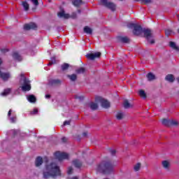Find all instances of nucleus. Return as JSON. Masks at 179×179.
Masks as SVG:
<instances>
[{
  "label": "nucleus",
  "mask_w": 179,
  "mask_h": 179,
  "mask_svg": "<svg viewBox=\"0 0 179 179\" xmlns=\"http://www.w3.org/2000/svg\"><path fill=\"white\" fill-rule=\"evenodd\" d=\"M83 136H85V137L87 136V132L83 133Z\"/></svg>",
  "instance_id": "49"
},
{
  "label": "nucleus",
  "mask_w": 179,
  "mask_h": 179,
  "mask_svg": "<svg viewBox=\"0 0 179 179\" xmlns=\"http://www.w3.org/2000/svg\"><path fill=\"white\" fill-rule=\"evenodd\" d=\"M55 157L56 159H58L59 162H61V160H64L65 159H69V155L68 153L61 152L59 151L55 153Z\"/></svg>",
  "instance_id": "8"
},
{
  "label": "nucleus",
  "mask_w": 179,
  "mask_h": 179,
  "mask_svg": "<svg viewBox=\"0 0 179 179\" xmlns=\"http://www.w3.org/2000/svg\"><path fill=\"white\" fill-rule=\"evenodd\" d=\"M35 164L36 167H40L43 164V158L41 157H38L36 159Z\"/></svg>",
  "instance_id": "14"
},
{
  "label": "nucleus",
  "mask_w": 179,
  "mask_h": 179,
  "mask_svg": "<svg viewBox=\"0 0 179 179\" xmlns=\"http://www.w3.org/2000/svg\"><path fill=\"white\" fill-rule=\"evenodd\" d=\"M38 113V109L34 108L33 111L31 112V115H34Z\"/></svg>",
  "instance_id": "39"
},
{
  "label": "nucleus",
  "mask_w": 179,
  "mask_h": 179,
  "mask_svg": "<svg viewBox=\"0 0 179 179\" xmlns=\"http://www.w3.org/2000/svg\"><path fill=\"white\" fill-rule=\"evenodd\" d=\"M12 134H13V135H16V134H17V131L16 130H11Z\"/></svg>",
  "instance_id": "46"
},
{
  "label": "nucleus",
  "mask_w": 179,
  "mask_h": 179,
  "mask_svg": "<svg viewBox=\"0 0 179 179\" xmlns=\"http://www.w3.org/2000/svg\"><path fill=\"white\" fill-rule=\"evenodd\" d=\"M58 176H61V171L59 170V166H57V164L51 163L46 166V168L43 171L44 178H50V177L55 178V177Z\"/></svg>",
  "instance_id": "2"
},
{
  "label": "nucleus",
  "mask_w": 179,
  "mask_h": 179,
  "mask_svg": "<svg viewBox=\"0 0 179 179\" xmlns=\"http://www.w3.org/2000/svg\"><path fill=\"white\" fill-rule=\"evenodd\" d=\"M57 15L59 17H64V19H69V14H66L65 11L59 12Z\"/></svg>",
  "instance_id": "16"
},
{
  "label": "nucleus",
  "mask_w": 179,
  "mask_h": 179,
  "mask_svg": "<svg viewBox=\"0 0 179 179\" xmlns=\"http://www.w3.org/2000/svg\"><path fill=\"white\" fill-rule=\"evenodd\" d=\"M71 179H79V178H78V176H74V177L71 178Z\"/></svg>",
  "instance_id": "50"
},
{
  "label": "nucleus",
  "mask_w": 179,
  "mask_h": 179,
  "mask_svg": "<svg viewBox=\"0 0 179 179\" xmlns=\"http://www.w3.org/2000/svg\"><path fill=\"white\" fill-rule=\"evenodd\" d=\"M90 107L91 110H97V108H99V105L94 102H91L90 103Z\"/></svg>",
  "instance_id": "23"
},
{
  "label": "nucleus",
  "mask_w": 179,
  "mask_h": 179,
  "mask_svg": "<svg viewBox=\"0 0 179 179\" xmlns=\"http://www.w3.org/2000/svg\"><path fill=\"white\" fill-rule=\"evenodd\" d=\"M8 118L10 120V122H16V114L11 109H10L8 113Z\"/></svg>",
  "instance_id": "10"
},
{
  "label": "nucleus",
  "mask_w": 179,
  "mask_h": 179,
  "mask_svg": "<svg viewBox=\"0 0 179 179\" xmlns=\"http://www.w3.org/2000/svg\"><path fill=\"white\" fill-rule=\"evenodd\" d=\"M73 4L74 6H80L82 5V0H74Z\"/></svg>",
  "instance_id": "28"
},
{
  "label": "nucleus",
  "mask_w": 179,
  "mask_h": 179,
  "mask_svg": "<svg viewBox=\"0 0 179 179\" xmlns=\"http://www.w3.org/2000/svg\"><path fill=\"white\" fill-rule=\"evenodd\" d=\"M147 78L150 82H151L152 80H155L156 79V76H155V74L152 73H148L147 74Z\"/></svg>",
  "instance_id": "18"
},
{
  "label": "nucleus",
  "mask_w": 179,
  "mask_h": 179,
  "mask_svg": "<svg viewBox=\"0 0 179 179\" xmlns=\"http://www.w3.org/2000/svg\"><path fill=\"white\" fill-rule=\"evenodd\" d=\"M166 80H168V82H174V76L171 74H169L168 76H166Z\"/></svg>",
  "instance_id": "24"
},
{
  "label": "nucleus",
  "mask_w": 179,
  "mask_h": 179,
  "mask_svg": "<svg viewBox=\"0 0 179 179\" xmlns=\"http://www.w3.org/2000/svg\"><path fill=\"white\" fill-rule=\"evenodd\" d=\"M13 58H14L16 61L20 62L22 61V56H20V55H19V53L15 52L13 54Z\"/></svg>",
  "instance_id": "17"
},
{
  "label": "nucleus",
  "mask_w": 179,
  "mask_h": 179,
  "mask_svg": "<svg viewBox=\"0 0 179 179\" xmlns=\"http://www.w3.org/2000/svg\"><path fill=\"white\" fill-rule=\"evenodd\" d=\"M72 171H73V169L72 168V166H69L67 171L68 174H72Z\"/></svg>",
  "instance_id": "40"
},
{
  "label": "nucleus",
  "mask_w": 179,
  "mask_h": 179,
  "mask_svg": "<svg viewBox=\"0 0 179 179\" xmlns=\"http://www.w3.org/2000/svg\"><path fill=\"white\" fill-rule=\"evenodd\" d=\"M84 33H86L87 34H92V33H93V30L92 28L86 26L84 27Z\"/></svg>",
  "instance_id": "22"
},
{
  "label": "nucleus",
  "mask_w": 179,
  "mask_h": 179,
  "mask_svg": "<svg viewBox=\"0 0 179 179\" xmlns=\"http://www.w3.org/2000/svg\"><path fill=\"white\" fill-rule=\"evenodd\" d=\"M76 73H85V68L80 67L76 71Z\"/></svg>",
  "instance_id": "36"
},
{
  "label": "nucleus",
  "mask_w": 179,
  "mask_h": 179,
  "mask_svg": "<svg viewBox=\"0 0 179 179\" xmlns=\"http://www.w3.org/2000/svg\"><path fill=\"white\" fill-rule=\"evenodd\" d=\"M127 27L129 29H134L133 33L135 36H141L142 33L144 34V37H145L146 40L150 43V44H155V39L153 38V33L152 30L149 29H142L141 25L130 23L127 24Z\"/></svg>",
  "instance_id": "1"
},
{
  "label": "nucleus",
  "mask_w": 179,
  "mask_h": 179,
  "mask_svg": "<svg viewBox=\"0 0 179 179\" xmlns=\"http://www.w3.org/2000/svg\"><path fill=\"white\" fill-rule=\"evenodd\" d=\"M69 68V64L68 63H64L62 65V70L66 71Z\"/></svg>",
  "instance_id": "32"
},
{
  "label": "nucleus",
  "mask_w": 179,
  "mask_h": 179,
  "mask_svg": "<svg viewBox=\"0 0 179 179\" xmlns=\"http://www.w3.org/2000/svg\"><path fill=\"white\" fill-rule=\"evenodd\" d=\"M116 118L117 120H122V118H124V113H118L116 115Z\"/></svg>",
  "instance_id": "33"
},
{
  "label": "nucleus",
  "mask_w": 179,
  "mask_h": 179,
  "mask_svg": "<svg viewBox=\"0 0 179 179\" xmlns=\"http://www.w3.org/2000/svg\"><path fill=\"white\" fill-rule=\"evenodd\" d=\"M67 78H69V79H70L71 82H75V80H76L78 77L76 76V74H72V75H68Z\"/></svg>",
  "instance_id": "25"
},
{
  "label": "nucleus",
  "mask_w": 179,
  "mask_h": 179,
  "mask_svg": "<svg viewBox=\"0 0 179 179\" xmlns=\"http://www.w3.org/2000/svg\"><path fill=\"white\" fill-rule=\"evenodd\" d=\"M8 49H1V52H8Z\"/></svg>",
  "instance_id": "47"
},
{
  "label": "nucleus",
  "mask_w": 179,
  "mask_h": 179,
  "mask_svg": "<svg viewBox=\"0 0 179 179\" xmlns=\"http://www.w3.org/2000/svg\"><path fill=\"white\" fill-rule=\"evenodd\" d=\"M50 97H51V95H50V94L45 95V99H50Z\"/></svg>",
  "instance_id": "48"
},
{
  "label": "nucleus",
  "mask_w": 179,
  "mask_h": 179,
  "mask_svg": "<svg viewBox=\"0 0 179 179\" xmlns=\"http://www.w3.org/2000/svg\"><path fill=\"white\" fill-rule=\"evenodd\" d=\"M48 83L50 86H58V85H61L62 82L59 79H51Z\"/></svg>",
  "instance_id": "13"
},
{
  "label": "nucleus",
  "mask_w": 179,
  "mask_h": 179,
  "mask_svg": "<svg viewBox=\"0 0 179 179\" xmlns=\"http://www.w3.org/2000/svg\"><path fill=\"white\" fill-rule=\"evenodd\" d=\"M123 106L125 108H131L132 106H131V103L128 101V100H125L123 103Z\"/></svg>",
  "instance_id": "27"
},
{
  "label": "nucleus",
  "mask_w": 179,
  "mask_h": 179,
  "mask_svg": "<svg viewBox=\"0 0 179 179\" xmlns=\"http://www.w3.org/2000/svg\"><path fill=\"white\" fill-rule=\"evenodd\" d=\"M96 170L97 173L103 174H110L114 170V165L110 162L103 161L97 165Z\"/></svg>",
  "instance_id": "3"
},
{
  "label": "nucleus",
  "mask_w": 179,
  "mask_h": 179,
  "mask_svg": "<svg viewBox=\"0 0 179 179\" xmlns=\"http://www.w3.org/2000/svg\"><path fill=\"white\" fill-rule=\"evenodd\" d=\"M120 40L122 43H129V38L127 36L120 37Z\"/></svg>",
  "instance_id": "29"
},
{
  "label": "nucleus",
  "mask_w": 179,
  "mask_h": 179,
  "mask_svg": "<svg viewBox=\"0 0 179 179\" xmlns=\"http://www.w3.org/2000/svg\"><path fill=\"white\" fill-rule=\"evenodd\" d=\"M37 29V24L34 22H30L24 25V30H36Z\"/></svg>",
  "instance_id": "11"
},
{
  "label": "nucleus",
  "mask_w": 179,
  "mask_h": 179,
  "mask_svg": "<svg viewBox=\"0 0 179 179\" xmlns=\"http://www.w3.org/2000/svg\"><path fill=\"white\" fill-rule=\"evenodd\" d=\"M27 99L29 103H36V96L33 94L27 95Z\"/></svg>",
  "instance_id": "15"
},
{
  "label": "nucleus",
  "mask_w": 179,
  "mask_h": 179,
  "mask_svg": "<svg viewBox=\"0 0 179 179\" xmlns=\"http://www.w3.org/2000/svg\"><path fill=\"white\" fill-rule=\"evenodd\" d=\"M162 124L166 127H171V126L177 127V125H178V122H177L176 120H170L164 119L162 120Z\"/></svg>",
  "instance_id": "9"
},
{
  "label": "nucleus",
  "mask_w": 179,
  "mask_h": 179,
  "mask_svg": "<svg viewBox=\"0 0 179 179\" xmlns=\"http://www.w3.org/2000/svg\"><path fill=\"white\" fill-rule=\"evenodd\" d=\"M134 171H139V170H141V164L138 163L136 165H134Z\"/></svg>",
  "instance_id": "35"
},
{
  "label": "nucleus",
  "mask_w": 179,
  "mask_h": 179,
  "mask_svg": "<svg viewBox=\"0 0 179 179\" xmlns=\"http://www.w3.org/2000/svg\"><path fill=\"white\" fill-rule=\"evenodd\" d=\"M71 124V120H66L64 122V125H69Z\"/></svg>",
  "instance_id": "43"
},
{
  "label": "nucleus",
  "mask_w": 179,
  "mask_h": 179,
  "mask_svg": "<svg viewBox=\"0 0 179 179\" xmlns=\"http://www.w3.org/2000/svg\"><path fill=\"white\" fill-rule=\"evenodd\" d=\"M76 99H77L78 100L82 101V100H83L84 97H83V96L76 95Z\"/></svg>",
  "instance_id": "41"
},
{
  "label": "nucleus",
  "mask_w": 179,
  "mask_h": 179,
  "mask_svg": "<svg viewBox=\"0 0 179 179\" xmlns=\"http://www.w3.org/2000/svg\"><path fill=\"white\" fill-rule=\"evenodd\" d=\"M53 64H57V62H55V60L50 62L48 64V65H49V66H50V65H52Z\"/></svg>",
  "instance_id": "45"
},
{
  "label": "nucleus",
  "mask_w": 179,
  "mask_h": 179,
  "mask_svg": "<svg viewBox=\"0 0 179 179\" xmlns=\"http://www.w3.org/2000/svg\"><path fill=\"white\" fill-rule=\"evenodd\" d=\"M136 1H139L141 2V3H145V5H149L150 2H152V0H136Z\"/></svg>",
  "instance_id": "34"
},
{
  "label": "nucleus",
  "mask_w": 179,
  "mask_h": 179,
  "mask_svg": "<svg viewBox=\"0 0 179 179\" xmlns=\"http://www.w3.org/2000/svg\"><path fill=\"white\" fill-rule=\"evenodd\" d=\"M178 20L179 21V15L178 16Z\"/></svg>",
  "instance_id": "52"
},
{
  "label": "nucleus",
  "mask_w": 179,
  "mask_h": 179,
  "mask_svg": "<svg viewBox=\"0 0 179 179\" xmlns=\"http://www.w3.org/2000/svg\"><path fill=\"white\" fill-rule=\"evenodd\" d=\"M10 88H7L1 94L2 96H8L10 93Z\"/></svg>",
  "instance_id": "30"
},
{
  "label": "nucleus",
  "mask_w": 179,
  "mask_h": 179,
  "mask_svg": "<svg viewBox=\"0 0 179 179\" xmlns=\"http://www.w3.org/2000/svg\"><path fill=\"white\" fill-rule=\"evenodd\" d=\"M2 65V59L0 58V66ZM12 78V75L9 72H1L0 70V79L3 82H8Z\"/></svg>",
  "instance_id": "6"
},
{
  "label": "nucleus",
  "mask_w": 179,
  "mask_h": 179,
  "mask_svg": "<svg viewBox=\"0 0 179 179\" xmlns=\"http://www.w3.org/2000/svg\"><path fill=\"white\" fill-rule=\"evenodd\" d=\"M138 94L141 97H142L143 99H146V93H145V92L142 90H141L138 92Z\"/></svg>",
  "instance_id": "31"
},
{
  "label": "nucleus",
  "mask_w": 179,
  "mask_h": 179,
  "mask_svg": "<svg viewBox=\"0 0 179 179\" xmlns=\"http://www.w3.org/2000/svg\"><path fill=\"white\" fill-rule=\"evenodd\" d=\"M21 78L20 80V85H22L21 89L22 92H29L31 90V85H30V80L24 77V73L20 74Z\"/></svg>",
  "instance_id": "4"
},
{
  "label": "nucleus",
  "mask_w": 179,
  "mask_h": 179,
  "mask_svg": "<svg viewBox=\"0 0 179 179\" xmlns=\"http://www.w3.org/2000/svg\"><path fill=\"white\" fill-rule=\"evenodd\" d=\"M62 142H63L64 143H65V142H66V141H68V138H66V137H63V138H62Z\"/></svg>",
  "instance_id": "44"
},
{
  "label": "nucleus",
  "mask_w": 179,
  "mask_h": 179,
  "mask_svg": "<svg viewBox=\"0 0 179 179\" xmlns=\"http://www.w3.org/2000/svg\"><path fill=\"white\" fill-rule=\"evenodd\" d=\"M96 101L100 103L103 108H110V103L106 99H104L101 96H97L96 98Z\"/></svg>",
  "instance_id": "7"
},
{
  "label": "nucleus",
  "mask_w": 179,
  "mask_h": 179,
  "mask_svg": "<svg viewBox=\"0 0 179 179\" xmlns=\"http://www.w3.org/2000/svg\"><path fill=\"white\" fill-rule=\"evenodd\" d=\"M169 45L171 48L176 50V51H179V47L176 45V43L171 41L169 42Z\"/></svg>",
  "instance_id": "21"
},
{
  "label": "nucleus",
  "mask_w": 179,
  "mask_h": 179,
  "mask_svg": "<svg viewBox=\"0 0 179 179\" xmlns=\"http://www.w3.org/2000/svg\"><path fill=\"white\" fill-rule=\"evenodd\" d=\"M110 152L112 156H115V153H117V151L115 150H110Z\"/></svg>",
  "instance_id": "42"
},
{
  "label": "nucleus",
  "mask_w": 179,
  "mask_h": 179,
  "mask_svg": "<svg viewBox=\"0 0 179 179\" xmlns=\"http://www.w3.org/2000/svg\"><path fill=\"white\" fill-rule=\"evenodd\" d=\"M101 1V5H103V6H105L106 8H108V9H110V10H115L117 6L111 2V1H108V0H100Z\"/></svg>",
  "instance_id": "5"
},
{
  "label": "nucleus",
  "mask_w": 179,
  "mask_h": 179,
  "mask_svg": "<svg viewBox=\"0 0 179 179\" xmlns=\"http://www.w3.org/2000/svg\"><path fill=\"white\" fill-rule=\"evenodd\" d=\"M73 164L77 169H80V167H82V162H80V161H79L78 159L73 161Z\"/></svg>",
  "instance_id": "19"
},
{
  "label": "nucleus",
  "mask_w": 179,
  "mask_h": 179,
  "mask_svg": "<svg viewBox=\"0 0 179 179\" xmlns=\"http://www.w3.org/2000/svg\"><path fill=\"white\" fill-rule=\"evenodd\" d=\"M162 166L165 170H169V169H170V162L169 161H163Z\"/></svg>",
  "instance_id": "20"
},
{
  "label": "nucleus",
  "mask_w": 179,
  "mask_h": 179,
  "mask_svg": "<svg viewBox=\"0 0 179 179\" xmlns=\"http://www.w3.org/2000/svg\"><path fill=\"white\" fill-rule=\"evenodd\" d=\"M178 32L179 33V29H178Z\"/></svg>",
  "instance_id": "53"
},
{
  "label": "nucleus",
  "mask_w": 179,
  "mask_h": 179,
  "mask_svg": "<svg viewBox=\"0 0 179 179\" xmlns=\"http://www.w3.org/2000/svg\"><path fill=\"white\" fill-rule=\"evenodd\" d=\"M100 55H101V53L100 52H96L95 53L87 54L86 57L88 59L93 61V59H96V58H100Z\"/></svg>",
  "instance_id": "12"
},
{
  "label": "nucleus",
  "mask_w": 179,
  "mask_h": 179,
  "mask_svg": "<svg viewBox=\"0 0 179 179\" xmlns=\"http://www.w3.org/2000/svg\"><path fill=\"white\" fill-rule=\"evenodd\" d=\"M22 6H23L24 10H29V3L27 1H22Z\"/></svg>",
  "instance_id": "26"
},
{
  "label": "nucleus",
  "mask_w": 179,
  "mask_h": 179,
  "mask_svg": "<svg viewBox=\"0 0 179 179\" xmlns=\"http://www.w3.org/2000/svg\"><path fill=\"white\" fill-rule=\"evenodd\" d=\"M173 31H171V29H166L165 31V34L166 36H171V34H173Z\"/></svg>",
  "instance_id": "37"
},
{
  "label": "nucleus",
  "mask_w": 179,
  "mask_h": 179,
  "mask_svg": "<svg viewBox=\"0 0 179 179\" xmlns=\"http://www.w3.org/2000/svg\"><path fill=\"white\" fill-rule=\"evenodd\" d=\"M31 2L34 6H38V0H31Z\"/></svg>",
  "instance_id": "38"
},
{
  "label": "nucleus",
  "mask_w": 179,
  "mask_h": 179,
  "mask_svg": "<svg viewBox=\"0 0 179 179\" xmlns=\"http://www.w3.org/2000/svg\"><path fill=\"white\" fill-rule=\"evenodd\" d=\"M44 160H45V162H48V158L45 157V158H44Z\"/></svg>",
  "instance_id": "51"
}]
</instances>
